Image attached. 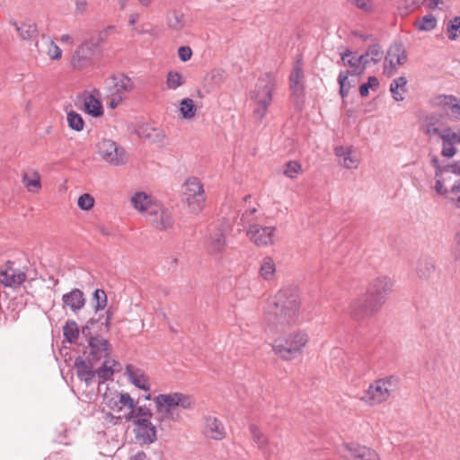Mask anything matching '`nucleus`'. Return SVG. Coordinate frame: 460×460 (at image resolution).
Segmentation results:
<instances>
[{"label":"nucleus","mask_w":460,"mask_h":460,"mask_svg":"<svg viewBox=\"0 0 460 460\" xmlns=\"http://www.w3.org/2000/svg\"><path fill=\"white\" fill-rule=\"evenodd\" d=\"M277 227L250 225L246 230L248 239L258 247H268L275 243Z\"/></svg>","instance_id":"nucleus-12"},{"label":"nucleus","mask_w":460,"mask_h":460,"mask_svg":"<svg viewBox=\"0 0 460 460\" xmlns=\"http://www.w3.org/2000/svg\"><path fill=\"white\" fill-rule=\"evenodd\" d=\"M382 308L367 293L353 298L348 307L349 314L357 321L367 319Z\"/></svg>","instance_id":"nucleus-9"},{"label":"nucleus","mask_w":460,"mask_h":460,"mask_svg":"<svg viewBox=\"0 0 460 460\" xmlns=\"http://www.w3.org/2000/svg\"><path fill=\"white\" fill-rule=\"evenodd\" d=\"M192 50L189 46H181L178 49V57L182 62H187L191 58Z\"/></svg>","instance_id":"nucleus-59"},{"label":"nucleus","mask_w":460,"mask_h":460,"mask_svg":"<svg viewBox=\"0 0 460 460\" xmlns=\"http://www.w3.org/2000/svg\"><path fill=\"white\" fill-rule=\"evenodd\" d=\"M102 404L114 413H123L126 421L136 423L137 420H150L152 411L146 405L137 406L136 400L127 392H119L114 387L105 385L102 394Z\"/></svg>","instance_id":"nucleus-2"},{"label":"nucleus","mask_w":460,"mask_h":460,"mask_svg":"<svg viewBox=\"0 0 460 460\" xmlns=\"http://www.w3.org/2000/svg\"><path fill=\"white\" fill-rule=\"evenodd\" d=\"M407 60V53L402 44L396 43L390 47L385 58V62L389 63L391 67L403 65Z\"/></svg>","instance_id":"nucleus-33"},{"label":"nucleus","mask_w":460,"mask_h":460,"mask_svg":"<svg viewBox=\"0 0 460 460\" xmlns=\"http://www.w3.org/2000/svg\"><path fill=\"white\" fill-rule=\"evenodd\" d=\"M436 270L435 261L430 257H421L415 267L416 276L421 280L429 279Z\"/></svg>","instance_id":"nucleus-32"},{"label":"nucleus","mask_w":460,"mask_h":460,"mask_svg":"<svg viewBox=\"0 0 460 460\" xmlns=\"http://www.w3.org/2000/svg\"><path fill=\"white\" fill-rule=\"evenodd\" d=\"M62 301L64 306L69 307L75 313L82 309L85 304L84 293L78 288H74L69 293L64 294Z\"/></svg>","instance_id":"nucleus-31"},{"label":"nucleus","mask_w":460,"mask_h":460,"mask_svg":"<svg viewBox=\"0 0 460 460\" xmlns=\"http://www.w3.org/2000/svg\"><path fill=\"white\" fill-rule=\"evenodd\" d=\"M101 93L97 89H93L91 92H84L82 94L84 103V111L85 113L93 118H98L103 115L102 104L100 101Z\"/></svg>","instance_id":"nucleus-19"},{"label":"nucleus","mask_w":460,"mask_h":460,"mask_svg":"<svg viewBox=\"0 0 460 460\" xmlns=\"http://www.w3.org/2000/svg\"><path fill=\"white\" fill-rule=\"evenodd\" d=\"M204 433L211 439L221 440L226 437V429L219 420L208 416L205 419Z\"/></svg>","instance_id":"nucleus-30"},{"label":"nucleus","mask_w":460,"mask_h":460,"mask_svg":"<svg viewBox=\"0 0 460 460\" xmlns=\"http://www.w3.org/2000/svg\"><path fill=\"white\" fill-rule=\"evenodd\" d=\"M88 349L93 361H100L109 358L111 352L108 341L101 336H90L88 341Z\"/></svg>","instance_id":"nucleus-21"},{"label":"nucleus","mask_w":460,"mask_h":460,"mask_svg":"<svg viewBox=\"0 0 460 460\" xmlns=\"http://www.w3.org/2000/svg\"><path fill=\"white\" fill-rule=\"evenodd\" d=\"M77 206L82 209L88 211L94 206V199L92 195L84 193L78 198Z\"/></svg>","instance_id":"nucleus-57"},{"label":"nucleus","mask_w":460,"mask_h":460,"mask_svg":"<svg viewBox=\"0 0 460 460\" xmlns=\"http://www.w3.org/2000/svg\"><path fill=\"white\" fill-rule=\"evenodd\" d=\"M182 199L191 213L200 212L205 206V191L200 181L196 177L187 179L182 187Z\"/></svg>","instance_id":"nucleus-8"},{"label":"nucleus","mask_w":460,"mask_h":460,"mask_svg":"<svg viewBox=\"0 0 460 460\" xmlns=\"http://www.w3.org/2000/svg\"><path fill=\"white\" fill-rule=\"evenodd\" d=\"M97 45L93 40L83 42L75 51L72 65L81 68L84 66L95 55Z\"/></svg>","instance_id":"nucleus-20"},{"label":"nucleus","mask_w":460,"mask_h":460,"mask_svg":"<svg viewBox=\"0 0 460 460\" xmlns=\"http://www.w3.org/2000/svg\"><path fill=\"white\" fill-rule=\"evenodd\" d=\"M349 2L367 13H373L376 10L375 0H349Z\"/></svg>","instance_id":"nucleus-49"},{"label":"nucleus","mask_w":460,"mask_h":460,"mask_svg":"<svg viewBox=\"0 0 460 460\" xmlns=\"http://www.w3.org/2000/svg\"><path fill=\"white\" fill-rule=\"evenodd\" d=\"M125 376L128 382L136 388L148 392L151 390V383L148 375L141 368L128 364L125 367Z\"/></svg>","instance_id":"nucleus-16"},{"label":"nucleus","mask_w":460,"mask_h":460,"mask_svg":"<svg viewBox=\"0 0 460 460\" xmlns=\"http://www.w3.org/2000/svg\"><path fill=\"white\" fill-rule=\"evenodd\" d=\"M66 120L69 128L75 131H81L84 129V122L80 114L71 111L66 114Z\"/></svg>","instance_id":"nucleus-46"},{"label":"nucleus","mask_w":460,"mask_h":460,"mask_svg":"<svg viewBox=\"0 0 460 460\" xmlns=\"http://www.w3.org/2000/svg\"><path fill=\"white\" fill-rule=\"evenodd\" d=\"M345 456L348 460H381L375 449L361 445L347 446Z\"/></svg>","instance_id":"nucleus-23"},{"label":"nucleus","mask_w":460,"mask_h":460,"mask_svg":"<svg viewBox=\"0 0 460 460\" xmlns=\"http://www.w3.org/2000/svg\"><path fill=\"white\" fill-rule=\"evenodd\" d=\"M341 60L345 66H349L350 70L348 71L351 75H361L367 67L366 58L363 55L357 56L349 50H346L341 55Z\"/></svg>","instance_id":"nucleus-28"},{"label":"nucleus","mask_w":460,"mask_h":460,"mask_svg":"<svg viewBox=\"0 0 460 460\" xmlns=\"http://www.w3.org/2000/svg\"><path fill=\"white\" fill-rule=\"evenodd\" d=\"M129 201L134 209L141 214H145L146 217L155 205L159 202L145 191H136L131 195Z\"/></svg>","instance_id":"nucleus-22"},{"label":"nucleus","mask_w":460,"mask_h":460,"mask_svg":"<svg viewBox=\"0 0 460 460\" xmlns=\"http://www.w3.org/2000/svg\"><path fill=\"white\" fill-rule=\"evenodd\" d=\"M134 424L136 440L140 445H151L157 439V430L150 420H137Z\"/></svg>","instance_id":"nucleus-14"},{"label":"nucleus","mask_w":460,"mask_h":460,"mask_svg":"<svg viewBox=\"0 0 460 460\" xmlns=\"http://www.w3.org/2000/svg\"><path fill=\"white\" fill-rule=\"evenodd\" d=\"M26 278L25 271L14 267L11 261H8L0 271V282L5 287H19L26 280Z\"/></svg>","instance_id":"nucleus-15"},{"label":"nucleus","mask_w":460,"mask_h":460,"mask_svg":"<svg viewBox=\"0 0 460 460\" xmlns=\"http://www.w3.org/2000/svg\"><path fill=\"white\" fill-rule=\"evenodd\" d=\"M301 299L296 289L285 288L267 301L263 309V330L268 334L286 332L298 323Z\"/></svg>","instance_id":"nucleus-1"},{"label":"nucleus","mask_w":460,"mask_h":460,"mask_svg":"<svg viewBox=\"0 0 460 460\" xmlns=\"http://www.w3.org/2000/svg\"><path fill=\"white\" fill-rule=\"evenodd\" d=\"M121 369L120 364L112 358H106L102 363V367H99L95 372V377L99 378V392L103 394L102 385L105 381L111 379L113 375L119 372Z\"/></svg>","instance_id":"nucleus-27"},{"label":"nucleus","mask_w":460,"mask_h":460,"mask_svg":"<svg viewBox=\"0 0 460 460\" xmlns=\"http://www.w3.org/2000/svg\"><path fill=\"white\" fill-rule=\"evenodd\" d=\"M146 130H149V132H147L146 135H145L144 137L151 139L154 142L162 141L164 137V133L157 128H146Z\"/></svg>","instance_id":"nucleus-58"},{"label":"nucleus","mask_w":460,"mask_h":460,"mask_svg":"<svg viewBox=\"0 0 460 460\" xmlns=\"http://www.w3.org/2000/svg\"><path fill=\"white\" fill-rule=\"evenodd\" d=\"M156 412L161 415L160 422L171 420L177 422L181 420V414L177 407L182 410H192L195 407V400L191 395L181 393L160 394L154 398Z\"/></svg>","instance_id":"nucleus-4"},{"label":"nucleus","mask_w":460,"mask_h":460,"mask_svg":"<svg viewBox=\"0 0 460 460\" xmlns=\"http://www.w3.org/2000/svg\"><path fill=\"white\" fill-rule=\"evenodd\" d=\"M98 154L110 165L119 166L128 161V155L123 147H119L111 139H102L98 143Z\"/></svg>","instance_id":"nucleus-11"},{"label":"nucleus","mask_w":460,"mask_h":460,"mask_svg":"<svg viewBox=\"0 0 460 460\" xmlns=\"http://www.w3.org/2000/svg\"><path fill=\"white\" fill-rule=\"evenodd\" d=\"M166 86L170 90H176L184 84L182 75L176 71H170L166 76Z\"/></svg>","instance_id":"nucleus-47"},{"label":"nucleus","mask_w":460,"mask_h":460,"mask_svg":"<svg viewBox=\"0 0 460 460\" xmlns=\"http://www.w3.org/2000/svg\"><path fill=\"white\" fill-rule=\"evenodd\" d=\"M309 341L305 330H296L288 333L285 339L275 340L273 351L284 360H292L300 356Z\"/></svg>","instance_id":"nucleus-6"},{"label":"nucleus","mask_w":460,"mask_h":460,"mask_svg":"<svg viewBox=\"0 0 460 460\" xmlns=\"http://www.w3.org/2000/svg\"><path fill=\"white\" fill-rule=\"evenodd\" d=\"M406 85L407 80L403 76L397 77L392 81L390 84V92L396 102H402L404 100V94L407 92Z\"/></svg>","instance_id":"nucleus-37"},{"label":"nucleus","mask_w":460,"mask_h":460,"mask_svg":"<svg viewBox=\"0 0 460 460\" xmlns=\"http://www.w3.org/2000/svg\"><path fill=\"white\" fill-rule=\"evenodd\" d=\"M129 460H149L146 454L143 451L137 452Z\"/></svg>","instance_id":"nucleus-62"},{"label":"nucleus","mask_w":460,"mask_h":460,"mask_svg":"<svg viewBox=\"0 0 460 460\" xmlns=\"http://www.w3.org/2000/svg\"><path fill=\"white\" fill-rule=\"evenodd\" d=\"M59 40L62 42V43H66V44H69V45H72L73 44V39L72 37L69 35V34H63Z\"/></svg>","instance_id":"nucleus-64"},{"label":"nucleus","mask_w":460,"mask_h":460,"mask_svg":"<svg viewBox=\"0 0 460 460\" xmlns=\"http://www.w3.org/2000/svg\"><path fill=\"white\" fill-rule=\"evenodd\" d=\"M19 36L23 40H29L37 36V26L31 22H22L21 23H13Z\"/></svg>","instance_id":"nucleus-38"},{"label":"nucleus","mask_w":460,"mask_h":460,"mask_svg":"<svg viewBox=\"0 0 460 460\" xmlns=\"http://www.w3.org/2000/svg\"><path fill=\"white\" fill-rule=\"evenodd\" d=\"M435 104L453 119L460 118V103L456 97L452 95H440L435 99Z\"/></svg>","instance_id":"nucleus-24"},{"label":"nucleus","mask_w":460,"mask_h":460,"mask_svg":"<svg viewBox=\"0 0 460 460\" xmlns=\"http://www.w3.org/2000/svg\"><path fill=\"white\" fill-rule=\"evenodd\" d=\"M349 71H341L338 77V82L340 84V93L342 98L346 97L349 93V89L352 86H355L356 83L354 80L349 79Z\"/></svg>","instance_id":"nucleus-43"},{"label":"nucleus","mask_w":460,"mask_h":460,"mask_svg":"<svg viewBox=\"0 0 460 460\" xmlns=\"http://www.w3.org/2000/svg\"><path fill=\"white\" fill-rule=\"evenodd\" d=\"M259 276L265 281H272L276 278L277 267L275 261L270 256L261 259L259 265Z\"/></svg>","instance_id":"nucleus-34"},{"label":"nucleus","mask_w":460,"mask_h":460,"mask_svg":"<svg viewBox=\"0 0 460 460\" xmlns=\"http://www.w3.org/2000/svg\"><path fill=\"white\" fill-rule=\"evenodd\" d=\"M226 245L225 230L221 226H211L206 240V247L211 254L222 252Z\"/></svg>","instance_id":"nucleus-18"},{"label":"nucleus","mask_w":460,"mask_h":460,"mask_svg":"<svg viewBox=\"0 0 460 460\" xmlns=\"http://www.w3.org/2000/svg\"><path fill=\"white\" fill-rule=\"evenodd\" d=\"M394 280L385 275H380L371 279L366 293L379 305L383 306L394 290Z\"/></svg>","instance_id":"nucleus-10"},{"label":"nucleus","mask_w":460,"mask_h":460,"mask_svg":"<svg viewBox=\"0 0 460 460\" xmlns=\"http://www.w3.org/2000/svg\"><path fill=\"white\" fill-rule=\"evenodd\" d=\"M75 367L78 378L84 381L87 386L90 385L95 378V372L93 370V367L84 359L78 358L75 361Z\"/></svg>","instance_id":"nucleus-35"},{"label":"nucleus","mask_w":460,"mask_h":460,"mask_svg":"<svg viewBox=\"0 0 460 460\" xmlns=\"http://www.w3.org/2000/svg\"><path fill=\"white\" fill-rule=\"evenodd\" d=\"M460 29V17H455L450 21L447 28V37L450 40H456L458 36V31Z\"/></svg>","instance_id":"nucleus-55"},{"label":"nucleus","mask_w":460,"mask_h":460,"mask_svg":"<svg viewBox=\"0 0 460 460\" xmlns=\"http://www.w3.org/2000/svg\"><path fill=\"white\" fill-rule=\"evenodd\" d=\"M93 308L95 311L103 310L107 305V296L102 289H96L93 295Z\"/></svg>","instance_id":"nucleus-50"},{"label":"nucleus","mask_w":460,"mask_h":460,"mask_svg":"<svg viewBox=\"0 0 460 460\" xmlns=\"http://www.w3.org/2000/svg\"><path fill=\"white\" fill-rule=\"evenodd\" d=\"M180 115L184 119H191L195 117L197 108L195 102L190 98H184L180 102Z\"/></svg>","instance_id":"nucleus-40"},{"label":"nucleus","mask_w":460,"mask_h":460,"mask_svg":"<svg viewBox=\"0 0 460 460\" xmlns=\"http://www.w3.org/2000/svg\"><path fill=\"white\" fill-rule=\"evenodd\" d=\"M437 24H438L437 18L431 13L426 14V15L419 18L414 22L415 28L420 31H432L437 27Z\"/></svg>","instance_id":"nucleus-41"},{"label":"nucleus","mask_w":460,"mask_h":460,"mask_svg":"<svg viewBox=\"0 0 460 460\" xmlns=\"http://www.w3.org/2000/svg\"><path fill=\"white\" fill-rule=\"evenodd\" d=\"M135 88L133 80L123 74L112 76V85L110 87V93L123 96L130 93Z\"/></svg>","instance_id":"nucleus-29"},{"label":"nucleus","mask_w":460,"mask_h":460,"mask_svg":"<svg viewBox=\"0 0 460 460\" xmlns=\"http://www.w3.org/2000/svg\"><path fill=\"white\" fill-rule=\"evenodd\" d=\"M334 154L339 158V163L346 169H356L359 164V159L352 146H339L334 148Z\"/></svg>","instance_id":"nucleus-25"},{"label":"nucleus","mask_w":460,"mask_h":460,"mask_svg":"<svg viewBox=\"0 0 460 460\" xmlns=\"http://www.w3.org/2000/svg\"><path fill=\"white\" fill-rule=\"evenodd\" d=\"M63 335L66 341L75 343L79 336V328L74 320H68L63 326Z\"/></svg>","instance_id":"nucleus-42"},{"label":"nucleus","mask_w":460,"mask_h":460,"mask_svg":"<svg viewBox=\"0 0 460 460\" xmlns=\"http://www.w3.org/2000/svg\"><path fill=\"white\" fill-rule=\"evenodd\" d=\"M110 94H111L110 108H111V109L117 108L125 100L123 96H120L118 94L116 95L114 93H110Z\"/></svg>","instance_id":"nucleus-60"},{"label":"nucleus","mask_w":460,"mask_h":460,"mask_svg":"<svg viewBox=\"0 0 460 460\" xmlns=\"http://www.w3.org/2000/svg\"><path fill=\"white\" fill-rule=\"evenodd\" d=\"M439 4H444V1L443 0H429V7L430 9H435V8H438L439 6Z\"/></svg>","instance_id":"nucleus-63"},{"label":"nucleus","mask_w":460,"mask_h":460,"mask_svg":"<svg viewBox=\"0 0 460 460\" xmlns=\"http://www.w3.org/2000/svg\"><path fill=\"white\" fill-rule=\"evenodd\" d=\"M301 172V164L296 161L288 162L283 171L284 175L290 179L296 178Z\"/></svg>","instance_id":"nucleus-53"},{"label":"nucleus","mask_w":460,"mask_h":460,"mask_svg":"<svg viewBox=\"0 0 460 460\" xmlns=\"http://www.w3.org/2000/svg\"><path fill=\"white\" fill-rule=\"evenodd\" d=\"M22 183L28 191L38 192L41 189L40 175L36 171L24 173L22 176Z\"/></svg>","instance_id":"nucleus-39"},{"label":"nucleus","mask_w":460,"mask_h":460,"mask_svg":"<svg viewBox=\"0 0 460 460\" xmlns=\"http://www.w3.org/2000/svg\"><path fill=\"white\" fill-rule=\"evenodd\" d=\"M378 85V79L376 76H369L367 82L359 86V93L362 97H366L369 93V89L376 90Z\"/></svg>","instance_id":"nucleus-52"},{"label":"nucleus","mask_w":460,"mask_h":460,"mask_svg":"<svg viewBox=\"0 0 460 460\" xmlns=\"http://www.w3.org/2000/svg\"><path fill=\"white\" fill-rule=\"evenodd\" d=\"M289 84L292 96L299 99L304 94V71L301 62L298 60L295 63L291 74L289 75Z\"/></svg>","instance_id":"nucleus-26"},{"label":"nucleus","mask_w":460,"mask_h":460,"mask_svg":"<svg viewBox=\"0 0 460 460\" xmlns=\"http://www.w3.org/2000/svg\"><path fill=\"white\" fill-rule=\"evenodd\" d=\"M123 413H117L118 415H115L111 413V411H102V419L104 424H111V425H118L121 423L123 417Z\"/></svg>","instance_id":"nucleus-56"},{"label":"nucleus","mask_w":460,"mask_h":460,"mask_svg":"<svg viewBox=\"0 0 460 460\" xmlns=\"http://www.w3.org/2000/svg\"><path fill=\"white\" fill-rule=\"evenodd\" d=\"M251 433L252 435L253 441L256 443L258 447L263 451H267L269 439L267 436L256 426H251Z\"/></svg>","instance_id":"nucleus-44"},{"label":"nucleus","mask_w":460,"mask_h":460,"mask_svg":"<svg viewBox=\"0 0 460 460\" xmlns=\"http://www.w3.org/2000/svg\"><path fill=\"white\" fill-rule=\"evenodd\" d=\"M48 49L47 55L52 60H59L62 57V50L60 48L50 39L47 40Z\"/></svg>","instance_id":"nucleus-54"},{"label":"nucleus","mask_w":460,"mask_h":460,"mask_svg":"<svg viewBox=\"0 0 460 460\" xmlns=\"http://www.w3.org/2000/svg\"><path fill=\"white\" fill-rule=\"evenodd\" d=\"M397 380L393 376L372 382L359 400L367 406L374 407L387 402L395 392Z\"/></svg>","instance_id":"nucleus-7"},{"label":"nucleus","mask_w":460,"mask_h":460,"mask_svg":"<svg viewBox=\"0 0 460 460\" xmlns=\"http://www.w3.org/2000/svg\"><path fill=\"white\" fill-rule=\"evenodd\" d=\"M87 6V2L85 0H76L75 1V10L78 13H83L85 11Z\"/></svg>","instance_id":"nucleus-61"},{"label":"nucleus","mask_w":460,"mask_h":460,"mask_svg":"<svg viewBox=\"0 0 460 460\" xmlns=\"http://www.w3.org/2000/svg\"><path fill=\"white\" fill-rule=\"evenodd\" d=\"M435 190L447 203L460 208V164L455 163L435 172Z\"/></svg>","instance_id":"nucleus-3"},{"label":"nucleus","mask_w":460,"mask_h":460,"mask_svg":"<svg viewBox=\"0 0 460 460\" xmlns=\"http://www.w3.org/2000/svg\"><path fill=\"white\" fill-rule=\"evenodd\" d=\"M436 137L442 140L441 155L447 158L453 157L456 153L455 146L460 143V135L449 127H445Z\"/></svg>","instance_id":"nucleus-17"},{"label":"nucleus","mask_w":460,"mask_h":460,"mask_svg":"<svg viewBox=\"0 0 460 460\" xmlns=\"http://www.w3.org/2000/svg\"><path fill=\"white\" fill-rule=\"evenodd\" d=\"M168 26L173 31H180L185 26V18L181 13L173 12L167 18Z\"/></svg>","instance_id":"nucleus-45"},{"label":"nucleus","mask_w":460,"mask_h":460,"mask_svg":"<svg viewBox=\"0 0 460 460\" xmlns=\"http://www.w3.org/2000/svg\"><path fill=\"white\" fill-rule=\"evenodd\" d=\"M366 58L367 66L370 63H377L383 57V51L379 45L375 44L368 48L366 54L363 55Z\"/></svg>","instance_id":"nucleus-48"},{"label":"nucleus","mask_w":460,"mask_h":460,"mask_svg":"<svg viewBox=\"0 0 460 460\" xmlns=\"http://www.w3.org/2000/svg\"><path fill=\"white\" fill-rule=\"evenodd\" d=\"M260 216L261 215H258L257 208L252 207L245 209L241 220L243 222L244 225L250 226V225L256 224L255 222L261 218Z\"/></svg>","instance_id":"nucleus-51"},{"label":"nucleus","mask_w":460,"mask_h":460,"mask_svg":"<svg viewBox=\"0 0 460 460\" xmlns=\"http://www.w3.org/2000/svg\"><path fill=\"white\" fill-rule=\"evenodd\" d=\"M444 128L445 126L442 125L440 119L438 116L430 115L425 119L422 130L429 137H434L440 133V130Z\"/></svg>","instance_id":"nucleus-36"},{"label":"nucleus","mask_w":460,"mask_h":460,"mask_svg":"<svg viewBox=\"0 0 460 460\" xmlns=\"http://www.w3.org/2000/svg\"><path fill=\"white\" fill-rule=\"evenodd\" d=\"M275 89V77L271 74H265L258 79L254 87L250 91L248 98L252 109V115L256 119L261 121L266 117Z\"/></svg>","instance_id":"nucleus-5"},{"label":"nucleus","mask_w":460,"mask_h":460,"mask_svg":"<svg viewBox=\"0 0 460 460\" xmlns=\"http://www.w3.org/2000/svg\"><path fill=\"white\" fill-rule=\"evenodd\" d=\"M149 224L160 231H169L174 226V217L172 210L158 202L146 217Z\"/></svg>","instance_id":"nucleus-13"}]
</instances>
